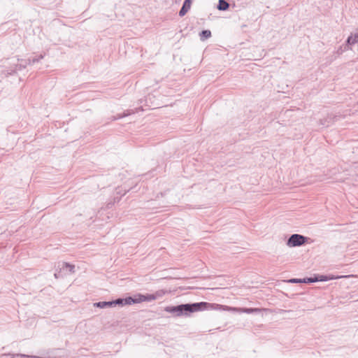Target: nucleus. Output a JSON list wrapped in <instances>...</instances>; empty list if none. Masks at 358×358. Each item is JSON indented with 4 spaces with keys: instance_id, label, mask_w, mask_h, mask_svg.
<instances>
[{
    "instance_id": "nucleus-10",
    "label": "nucleus",
    "mask_w": 358,
    "mask_h": 358,
    "mask_svg": "<svg viewBox=\"0 0 358 358\" xmlns=\"http://www.w3.org/2000/svg\"><path fill=\"white\" fill-rule=\"evenodd\" d=\"M94 307L99 308H106L113 307L112 301H99L96 302L93 304Z\"/></svg>"
},
{
    "instance_id": "nucleus-6",
    "label": "nucleus",
    "mask_w": 358,
    "mask_h": 358,
    "mask_svg": "<svg viewBox=\"0 0 358 358\" xmlns=\"http://www.w3.org/2000/svg\"><path fill=\"white\" fill-rule=\"evenodd\" d=\"M357 38H356V34L352 36H350L348 38H347V41L345 42V44L341 45L336 52L338 54V55H341L342 54L343 52H344L345 51L350 49V45H353V44H355L357 43H358V41H357Z\"/></svg>"
},
{
    "instance_id": "nucleus-12",
    "label": "nucleus",
    "mask_w": 358,
    "mask_h": 358,
    "mask_svg": "<svg viewBox=\"0 0 358 358\" xmlns=\"http://www.w3.org/2000/svg\"><path fill=\"white\" fill-rule=\"evenodd\" d=\"M229 7V3L225 0H219L217 9L220 10H227Z\"/></svg>"
},
{
    "instance_id": "nucleus-15",
    "label": "nucleus",
    "mask_w": 358,
    "mask_h": 358,
    "mask_svg": "<svg viewBox=\"0 0 358 358\" xmlns=\"http://www.w3.org/2000/svg\"><path fill=\"white\" fill-rule=\"evenodd\" d=\"M27 64H28V62H26L24 64H17L15 65V69L13 71V72H15V71H21L23 69H24L27 66Z\"/></svg>"
},
{
    "instance_id": "nucleus-2",
    "label": "nucleus",
    "mask_w": 358,
    "mask_h": 358,
    "mask_svg": "<svg viewBox=\"0 0 358 358\" xmlns=\"http://www.w3.org/2000/svg\"><path fill=\"white\" fill-rule=\"evenodd\" d=\"M157 296L155 294H136L134 296H127L125 298H117L115 300H111L113 307L116 306H124L125 305H131L138 303L143 301H151L156 299Z\"/></svg>"
},
{
    "instance_id": "nucleus-11",
    "label": "nucleus",
    "mask_w": 358,
    "mask_h": 358,
    "mask_svg": "<svg viewBox=\"0 0 358 358\" xmlns=\"http://www.w3.org/2000/svg\"><path fill=\"white\" fill-rule=\"evenodd\" d=\"M0 358H30V356L23 354H3L0 357Z\"/></svg>"
},
{
    "instance_id": "nucleus-4",
    "label": "nucleus",
    "mask_w": 358,
    "mask_h": 358,
    "mask_svg": "<svg viewBox=\"0 0 358 358\" xmlns=\"http://www.w3.org/2000/svg\"><path fill=\"white\" fill-rule=\"evenodd\" d=\"M73 273H75V266L73 264L67 262H59L54 275L55 278H59Z\"/></svg>"
},
{
    "instance_id": "nucleus-7",
    "label": "nucleus",
    "mask_w": 358,
    "mask_h": 358,
    "mask_svg": "<svg viewBox=\"0 0 358 358\" xmlns=\"http://www.w3.org/2000/svg\"><path fill=\"white\" fill-rule=\"evenodd\" d=\"M337 115L330 114L328 115L327 117L320 120V124L324 127H329L334 121L337 120Z\"/></svg>"
},
{
    "instance_id": "nucleus-16",
    "label": "nucleus",
    "mask_w": 358,
    "mask_h": 358,
    "mask_svg": "<svg viewBox=\"0 0 358 358\" xmlns=\"http://www.w3.org/2000/svg\"><path fill=\"white\" fill-rule=\"evenodd\" d=\"M356 38H357L356 41H358V33H356Z\"/></svg>"
},
{
    "instance_id": "nucleus-1",
    "label": "nucleus",
    "mask_w": 358,
    "mask_h": 358,
    "mask_svg": "<svg viewBox=\"0 0 358 358\" xmlns=\"http://www.w3.org/2000/svg\"><path fill=\"white\" fill-rule=\"evenodd\" d=\"M208 310H227L247 314L260 312V309L257 308H236L206 301L181 303L176 306H168L164 308V311L172 314L173 317H189L192 313Z\"/></svg>"
},
{
    "instance_id": "nucleus-14",
    "label": "nucleus",
    "mask_w": 358,
    "mask_h": 358,
    "mask_svg": "<svg viewBox=\"0 0 358 358\" xmlns=\"http://www.w3.org/2000/svg\"><path fill=\"white\" fill-rule=\"evenodd\" d=\"M43 57H44V55L41 54L38 57L29 58L27 60L28 64H35L36 62H38L41 59H43Z\"/></svg>"
},
{
    "instance_id": "nucleus-8",
    "label": "nucleus",
    "mask_w": 358,
    "mask_h": 358,
    "mask_svg": "<svg viewBox=\"0 0 358 358\" xmlns=\"http://www.w3.org/2000/svg\"><path fill=\"white\" fill-rule=\"evenodd\" d=\"M191 3H192L191 0H185L184 1L182 8H180V10L179 11V15L180 17L184 16L188 12V10H189L190 6H191Z\"/></svg>"
},
{
    "instance_id": "nucleus-13",
    "label": "nucleus",
    "mask_w": 358,
    "mask_h": 358,
    "mask_svg": "<svg viewBox=\"0 0 358 358\" xmlns=\"http://www.w3.org/2000/svg\"><path fill=\"white\" fill-rule=\"evenodd\" d=\"M201 41H205L211 37V31L210 30H203L199 33Z\"/></svg>"
},
{
    "instance_id": "nucleus-5",
    "label": "nucleus",
    "mask_w": 358,
    "mask_h": 358,
    "mask_svg": "<svg viewBox=\"0 0 358 358\" xmlns=\"http://www.w3.org/2000/svg\"><path fill=\"white\" fill-rule=\"evenodd\" d=\"M308 238L298 234H294L289 236L287 241V245L289 247H298L301 246L307 243Z\"/></svg>"
},
{
    "instance_id": "nucleus-3",
    "label": "nucleus",
    "mask_w": 358,
    "mask_h": 358,
    "mask_svg": "<svg viewBox=\"0 0 358 358\" xmlns=\"http://www.w3.org/2000/svg\"><path fill=\"white\" fill-rule=\"evenodd\" d=\"M329 279H333V278H329L327 275H317L315 277H309V278H304L303 279L301 278H292L288 280H282L281 282L278 283V285H280V284H287L288 282L290 283H313L315 282H320V281H327Z\"/></svg>"
},
{
    "instance_id": "nucleus-9",
    "label": "nucleus",
    "mask_w": 358,
    "mask_h": 358,
    "mask_svg": "<svg viewBox=\"0 0 358 358\" xmlns=\"http://www.w3.org/2000/svg\"><path fill=\"white\" fill-rule=\"evenodd\" d=\"M135 112L136 111L134 110L128 109V110H126L122 114H117L116 115L112 116L111 117H110V120L111 121H115V120L123 118L124 117H127L131 114H134V113H135Z\"/></svg>"
}]
</instances>
